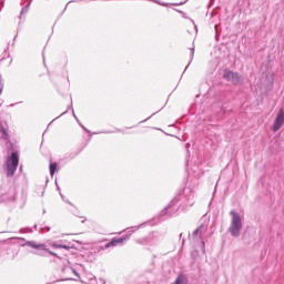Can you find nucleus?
I'll use <instances>...</instances> for the list:
<instances>
[{
  "label": "nucleus",
  "mask_w": 284,
  "mask_h": 284,
  "mask_svg": "<svg viewBox=\"0 0 284 284\" xmlns=\"http://www.w3.org/2000/svg\"><path fill=\"white\" fill-rule=\"evenodd\" d=\"M194 205V192L190 187H184L183 191L176 195L166 207L160 213V219L165 221L170 216H174L180 210H187Z\"/></svg>",
  "instance_id": "f257e3e1"
},
{
  "label": "nucleus",
  "mask_w": 284,
  "mask_h": 284,
  "mask_svg": "<svg viewBox=\"0 0 284 284\" xmlns=\"http://www.w3.org/2000/svg\"><path fill=\"white\" fill-rule=\"evenodd\" d=\"M0 203H10L13 207L23 210L26 206V195L19 193L16 186H10L7 193H1Z\"/></svg>",
  "instance_id": "f03ea898"
},
{
  "label": "nucleus",
  "mask_w": 284,
  "mask_h": 284,
  "mask_svg": "<svg viewBox=\"0 0 284 284\" xmlns=\"http://www.w3.org/2000/svg\"><path fill=\"white\" fill-rule=\"evenodd\" d=\"M143 225H145V224H141V225H136V226L126 229V234L124 236L111 239L110 242L105 243L104 245H101L100 250L104 251V250H109V247H116V245H123V243H125V241H128L130 239V236H132V234H134V232H136V230H140V227H143Z\"/></svg>",
  "instance_id": "7ed1b4c3"
},
{
  "label": "nucleus",
  "mask_w": 284,
  "mask_h": 284,
  "mask_svg": "<svg viewBox=\"0 0 284 284\" xmlns=\"http://www.w3.org/2000/svg\"><path fill=\"white\" fill-rule=\"evenodd\" d=\"M230 214L232 216V222L229 232L231 236L239 239V236H241V230H243V220H241V215L236 211H231Z\"/></svg>",
  "instance_id": "20e7f679"
},
{
  "label": "nucleus",
  "mask_w": 284,
  "mask_h": 284,
  "mask_svg": "<svg viewBox=\"0 0 284 284\" xmlns=\"http://www.w3.org/2000/svg\"><path fill=\"white\" fill-rule=\"evenodd\" d=\"M165 239V233L161 231H153L148 236L136 240L139 245H159Z\"/></svg>",
  "instance_id": "39448f33"
},
{
  "label": "nucleus",
  "mask_w": 284,
  "mask_h": 284,
  "mask_svg": "<svg viewBox=\"0 0 284 284\" xmlns=\"http://www.w3.org/2000/svg\"><path fill=\"white\" fill-rule=\"evenodd\" d=\"M18 168H19V152L13 151L7 158V161H6L7 178L10 179L14 176V172H17Z\"/></svg>",
  "instance_id": "423d86ee"
},
{
  "label": "nucleus",
  "mask_w": 284,
  "mask_h": 284,
  "mask_svg": "<svg viewBox=\"0 0 284 284\" xmlns=\"http://www.w3.org/2000/svg\"><path fill=\"white\" fill-rule=\"evenodd\" d=\"M223 79H225V81H229L233 85H241V83H243V75H241L239 72H234L230 69L224 70Z\"/></svg>",
  "instance_id": "0eeeda50"
},
{
  "label": "nucleus",
  "mask_w": 284,
  "mask_h": 284,
  "mask_svg": "<svg viewBox=\"0 0 284 284\" xmlns=\"http://www.w3.org/2000/svg\"><path fill=\"white\" fill-rule=\"evenodd\" d=\"M205 232H207V227H205V225L201 224L192 233V239H193V241H195V243H199V241H201L202 254H205V240H203V234H205Z\"/></svg>",
  "instance_id": "6e6552de"
},
{
  "label": "nucleus",
  "mask_w": 284,
  "mask_h": 284,
  "mask_svg": "<svg viewBox=\"0 0 284 284\" xmlns=\"http://www.w3.org/2000/svg\"><path fill=\"white\" fill-rule=\"evenodd\" d=\"M21 247H31V250H45V244H39L36 241H26L23 237H16Z\"/></svg>",
  "instance_id": "1a4fd4ad"
},
{
  "label": "nucleus",
  "mask_w": 284,
  "mask_h": 284,
  "mask_svg": "<svg viewBox=\"0 0 284 284\" xmlns=\"http://www.w3.org/2000/svg\"><path fill=\"white\" fill-rule=\"evenodd\" d=\"M283 125H284V110L280 109L274 119V122L272 125V131L278 132V130H281V128H283Z\"/></svg>",
  "instance_id": "9d476101"
},
{
  "label": "nucleus",
  "mask_w": 284,
  "mask_h": 284,
  "mask_svg": "<svg viewBox=\"0 0 284 284\" xmlns=\"http://www.w3.org/2000/svg\"><path fill=\"white\" fill-rule=\"evenodd\" d=\"M83 152V149H81L78 152H71V153H65L63 158L60 159V163H70V161H73V159H77Z\"/></svg>",
  "instance_id": "9b49d317"
},
{
  "label": "nucleus",
  "mask_w": 284,
  "mask_h": 284,
  "mask_svg": "<svg viewBox=\"0 0 284 284\" xmlns=\"http://www.w3.org/2000/svg\"><path fill=\"white\" fill-rule=\"evenodd\" d=\"M44 252H48V254H50V256H55L57 258H61V256H59V254H57L55 252L48 248V246L45 244H44V248L38 250V252H36L34 254H37L38 256H45Z\"/></svg>",
  "instance_id": "f8f14e48"
},
{
  "label": "nucleus",
  "mask_w": 284,
  "mask_h": 284,
  "mask_svg": "<svg viewBox=\"0 0 284 284\" xmlns=\"http://www.w3.org/2000/svg\"><path fill=\"white\" fill-rule=\"evenodd\" d=\"M61 272L62 274H74V276H77L78 278H81V275L79 274V272H77V270H74V267L72 266H63Z\"/></svg>",
  "instance_id": "ddd939ff"
},
{
  "label": "nucleus",
  "mask_w": 284,
  "mask_h": 284,
  "mask_svg": "<svg viewBox=\"0 0 284 284\" xmlns=\"http://www.w3.org/2000/svg\"><path fill=\"white\" fill-rule=\"evenodd\" d=\"M51 247H53V250H72V246L68 245V244H63L61 242H53L51 244Z\"/></svg>",
  "instance_id": "4468645a"
},
{
  "label": "nucleus",
  "mask_w": 284,
  "mask_h": 284,
  "mask_svg": "<svg viewBox=\"0 0 284 284\" xmlns=\"http://www.w3.org/2000/svg\"><path fill=\"white\" fill-rule=\"evenodd\" d=\"M34 230H39V225L34 224L33 227L27 226V227H22L20 229V234H32V232H34Z\"/></svg>",
  "instance_id": "2eb2a0df"
},
{
  "label": "nucleus",
  "mask_w": 284,
  "mask_h": 284,
  "mask_svg": "<svg viewBox=\"0 0 284 284\" xmlns=\"http://www.w3.org/2000/svg\"><path fill=\"white\" fill-rule=\"evenodd\" d=\"M173 284H187V276L179 274Z\"/></svg>",
  "instance_id": "dca6fc26"
},
{
  "label": "nucleus",
  "mask_w": 284,
  "mask_h": 284,
  "mask_svg": "<svg viewBox=\"0 0 284 284\" xmlns=\"http://www.w3.org/2000/svg\"><path fill=\"white\" fill-rule=\"evenodd\" d=\"M0 133L2 134V139H4V141H10V134H8V130L1 123H0Z\"/></svg>",
  "instance_id": "f3484780"
},
{
  "label": "nucleus",
  "mask_w": 284,
  "mask_h": 284,
  "mask_svg": "<svg viewBox=\"0 0 284 284\" xmlns=\"http://www.w3.org/2000/svg\"><path fill=\"white\" fill-rule=\"evenodd\" d=\"M59 168V164L57 162H51L49 165V172L51 176H54L57 174V170Z\"/></svg>",
  "instance_id": "a211bd4d"
},
{
  "label": "nucleus",
  "mask_w": 284,
  "mask_h": 284,
  "mask_svg": "<svg viewBox=\"0 0 284 284\" xmlns=\"http://www.w3.org/2000/svg\"><path fill=\"white\" fill-rule=\"evenodd\" d=\"M27 1H28V3L21 9L20 17H23V14H28V11L30 10L32 0H27Z\"/></svg>",
  "instance_id": "6ab92c4d"
},
{
  "label": "nucleus",
  "mask_w": 284,
  "mask_h": 284,
  "mask_svg": "<svg viewBox=\"0 0 284 284\" xmlns=\"http://www.w3.org/2000/svg\"><path fill=\"white\" fill-rule=\"evenodd\" d=\"M69 110H71L72 116H73L75 120H78L79 118H78L77 114L74 113V108L72 106V100H71V105L68 106V109H67L62 114H60V115L58 116V119H61V116H63V114H68V111H69Z\"/></svg>",
  "instance_id": "aec40b11"
},
{
  "label": "nucleus",
  "mask_w": 284,
  "mask_h": 284,
  "mask_svg": "<svg viewBox=\"0 0 284 284\" xmlns=\"http://www.w3.org/2000/svg\"><path fill=\"white\" fill-rule=\"evenodd\" d=\"M190 52H191V53H190V61H189L187 65L185 67L183 73H185V71L187 70V68H190L192 61H194V45H193L192 48H190Z\"/></svg>",
  "instance_id": "412c9836"
},
{
  "label": "nucleus",
  "mask_w": 284,
  "mask_h": 284,
  "mask_svg": "<svg viewBox=\"0 0 284 284\" xmlns=\"http://www.w3.org/2000/svg\"><path fill=\"white\" fill-rule=\"evenodd\" d=\"M65 281H74V278H71V277H63V278H60V280H57V281H53V282H49L47 284H55V283H63Z\"/></svg>",
  "instance_id": "4be33fe9"
},
{
  "label": "nucleus",
  "mask_w": 284,
  "mask_h": 284,
  "mask_svg": "<svg viewBox=\"0 0 284 284\" xmlns=\"http://www.w3.org/2000/svg\"><path fill=\"white\" fill-rule=\"evenodd\" d=\"M50 226H40L38 232L39 234H43V232H50Z\"/></svg>",
  "instance_id": "5701e85b"
},
{
  "label": "nucleus",
  "mask_w": 284,
  "mask_h": 284,
  "mask_svg": "<svg viewBox=\"0 0 284 284\" xmlns=\"http://www.w3.org/2000/svg\"><path fill=\"white\" fill-rule=\"evenodd\" d=\"M93 134H114V131H99V132H93Z\"/></svg>",
  "instance_id": "b1692460"
},
{
  "label": "nucleus",
  "mask_w": 284,
  "mask_h": 284,
  "mask_svg": "<svg viewBox=\"0 0 284 284\" xmlns=\"http://www.w3.org/2000/svg\"><path fill=\"white\" fill-rule=\"evenodd\" d=\"M79 125L80 128H82V130H84V132H87V134H91V131L88 128H85V125H83L81 122H79Z\"/></svg>",
  "instance_id": "393cba45"
},
{
  "label": "nucleus",
  "mask_w": 284,
  "mask_h": 284,
  "mask_svg": "<svg viewBox=\"0 0 284 284\" xmlns=\"http://www.w3.org/2000/svg\"><path fill=\"white\" fill-rule=\"evenodd\" d=\"M159 6H163L164 8H168V6H170V3H168V2H160Z\"/></svg>",
  "instance_id": "a878e982"
},
{
  "label": "nucleus",
  "mask_w": 284,
  "mask_h": 284,
  "mask_svg": "<svg viewBox=\"0 0 284 284\" xmlns=\"http://www.w3.org/2000/svg\"><path fill=\"white\" fill-rule=\"evenodd\" d=\"M0 88H3V78L0 74Z\"/></svg>",
  "instance_id": "bb28decb"
},
{
  "label": "nucleus",
  "mask_w": 284,
  "mask_h": 284,
  "mask_svg": "<svg viewBox=\"0 0 284 284\" xmlns=\"http://www.w3.org/2000/svg\"><path fill=\"white\" fill-rule=\"evenodd\" d=\"M150 119H152V115L146 118L145 120L141 121L140 123H145L146 121H150Z\"/></svg>",
  "instance_id": "cd10ccee"
},
{
  "label": "nucleus",
  "mask_w": 284,
  "mask_h": 284,
  "mask_svg": "<svg viewBox=\"0 0 284 284\" xmlns=\"http://www.w3.org/2000/svg\"><path fill=\"white\" fill-rule=\"evenodd\" d=\"M187 1H184V2H180V3H175L173 6H183L184 3H186Z\"/></svg>",
  "instance_id": "c85d7f7f"
},
{
  "label": "nucleus",
  "mask_w": 284,
  "mask_h": 284,
  "mask_svg": "<svg viewBox=\"0 0 284 284\" xmlns=\"http://www.w3.org/2000/svg\"><path fill=\"white\" fill-rule=\"evenodd\" d=\"M149 1H153V3H158V6H159V3H161V1H159V0H149Z\"/></svg>",
  "instance_id": "c756f323"
},
{
  "label": "nucleus",
  "mask_w": 284,
  "mask_h": 284,
  "mask_svg": "<svg viewBox=\"0 0 284 284\" xmlns=\"http://www.w3.org/2000/svg\"><path fill=\"white\" fill-rule=\"evenodd\" d=\"M1 94H3V87L2 88L0 87V97Z\"/></svg>",
  "instance_id": "7c9ffc66"
},
{
  "label": "nucleus",
  "mask_w": 284,
  "mask_h": 284,
  "mask_svg": "<svg viewBox=\"0 0 284 284\" xmlns=\"http://www.w3.org/2000/svg\"><path fill=\"white\" fill-rule=\"evenodd\" d=\"M176 12H180V14H185V12H183L181 10H176Z\"/></svg>",
  "instance_id": "2f4dec72"
},
{
  "label": "nucleus",
  "mask_w": 284,
  "mask_h": 284,
  "mask_svg": "<svg viewBox=\"0 0 284 284\" xmlns=\"http://www.w3.org/2000/svg\"><path fill=\"white\" fill-rule=\"evenodd\" d=\"M17 105V103H12L10 104V108H14Z\"/></svg>",
  "instance_id": "473e14b6"
},
{
  "label": "nucleus",
  "mask_w": 284,
  "mask_h": 284,
  "mask_svg": "<svg viewBox=\"0 0 284 284\" xmlns=\"http://www.w3.org/2000/svg\"><path fill=\"white\" fill-rule=\"evenodd\" d=\"M67 203H68L69 205H72V206L74 205V204H72V202H70V201H67Z\"/></svg>",
  "instance_id": "72a5a7b5"
},
{
  "label": "nucleus",
  "mask_w": 284,
  "mask_h": 284,
  "mask_svg": "<svg viewBox=\"0 0 284 284\" xmlns=\"http://www.w3.org/2000/svg\"><path fill=\"white\" fill-rule=\"evenodd\" d=\"M221 111L225 113V109L223 106L221 108Z\"/></svg>",
  "instance_id": "f704fd0d"
},
{
  "label": "nucleus",
  "mask_w": 284,
  "mask_h": 284,
  "mask_svg": "<svg viewBox=\"0 0 284 284\" xmlns=\"http://www.w3.org/2000/svg\"><path fill=\"white\" fill-rule=\"evenodd\" d=\"M75 121H77L78 124L81 123V121L79 120V118H78Z\"/></svg>",
  "instance_id": "c9c22d12"
},
{
  "label": "nucleus",
  "mask_w": 284,
  "mask_h": 284,
  "mask_svg": "<svg viewBox=\"0 0 284 284\" xmlns=\"http://www.w3.org/2000/svg\"><path fill=\"white\" fill-rule=\"evenodd\" d=\"M116 132H123V130H121V129H116Z\"/></svg>",
  "instance_id": "e433bc0d"
},
{
  "label": "nucleus",
  "mask_w": 284,
  "mask_h": 284,
  "mask_svg": "<svg viewBox=\"0 0 284 284\" xmlns=\"http://www.w3.org/2000/svg\"><path fill=\"white\" fill-rule=\"evenodd\" d=\"M7 145H12V142L8 141Z\"/></svg>",
  "instance_id": "4c0bfd02"
},
{
  "label": "nucleus",
  "mask_w": 284,
  "mask_h": 284,
  "mask_svg": "<svg viewBox=\"0 0 284 284\" xmlns=\"http://www.w3.org/2000/svg\"><path fill=\"white\" fill-rule=\"evenodd\" d=\"M13 41H17V36L13 38Z\"/></svg>",
  "instance_id": "58836bf2"
},
{
  "label": "nucleus",
  "mask_w": 284,
  "mask_h": 284,
  "mask_svg": "<svg viewBox=\"0 0 284 284\" xmlns=\"http://www.w3.org/2000/svg\"><path fill=\"white\" fill-rule=\"evenodd\" d=\"M57 119H59V116L58 118H53V121H57Z\"/></svg>",
  "instance_id": "ea45409f"
},
{
  "label": "nucleus",
  "mask_w": 284,
  "mask_h": 284,
  "mask_svg": "<svg viewBox=\"0 0 284 284\" xmlns=\"http://www.w3.org/2000/svg\"><path fill=\"white\" fill-rule=\"evenodd\" d=\"M57 119H59V116L58 118H53V121H57Z\"/></svg>",
  "instance_id": "a19ab883"
},
{
  "label": "nucleus",
  "mask_w": 284,
  "mask_h": 284,
  "mask_svg": "<svg viewBox=\"0 0 284 284\" xmlns=\"http://www.w3.org/2000/svg\"><path fill=\"white\" fill-rule=\"evenodd\" d=\"M186 148H190V143L186 144Z\"/></svg>",
  "instance_id": "79ce46f5"
},
{
  "label": "nucleus",
  "mask_w": 284,
  "mask_h": 284,
  "mask_svg": "<svg viewBox=\"0 0 284 284\" xmlns=\"http://www.w3.org/2000/svg\"><path fill=\"white\" fill-rule=\"evenodd\" d=\"M43 194H44V191H42L41 196H43Z\"/></svg>",
  "instance_id": "37998d69"
},
{
  "label": "nucleus",
  "mask_w": 284,
  "mask_h": 284,
  "mask_svg": "<svg viewBox=\"0 0 284 284\" xmlns=\"http://www.w3.org/2000/svg\"><path fill=\"white\" fill-rule=\"evenodd\" d=\"M61 199H63V194L60 193Z\"/></svg>",
  "instance_id": "c03bdc74"
},
{
  "label": "nucleus",
  "mask_w": 284,
  "mask_h": 284,
  "mask_svg": "<svg viewBox=\"0 0 284 284\" xmlns=\"http://www.w3.org/2000/svg\"><path fill=\"white\" fill-rule=\"evenodd\" d=\"M183 236V233L180 234V239Z\"/></svg>",
  "instance_id": "a18cd8bd"
},
{
  "label": "nucleus",
  "mask_w": 284,
  "mask_h": 284,
  "mask_svg": "<svg viewBox=\"0 0 284 284\" xmlns=\"http://www.w3.org/2000/svg\"><path fill=\"white\" fill-rule=\"evenodd\" d=\"M67 9H68V6H65L64 10H67Z\"/></svg>",
  "instance_id": "49530a36"
},
{
  "label": "nucleus",
  "mask_w": 284,
  "mask_h": 284,
  "mask_svg": "<svg viewBox=\"0 0 284 284\" xmlns=\"http://www.w3.org/2000/svg\"><path fill=\"white\" fill-rule=\"evenodd\" d=\"M3 59H6V57H3V58L1 59V61H3Z\"/></svg>",
  "instance_id": "de8ad7c7"
},
{
  "label": "nucleus",
  "mask_w": 284,
  "mask_h": 284,
  "mask_svg": "<svg viewBox=\"0 0 284 284\" xmlns=\"http://www.w3.org/2000/svg\"><path fill=\"white\" fill-rule=\"evenodd\" d=\"M182 243H185V240H182Z\"/></svg>",
  "instance_id": "09e8293b"
},
{
  "label": "nucleus",
  "mask_w": 284,
  "mask_h": 284,
  "mask_svg": "<svg viewBox=\"0 0 284 284\" xmlns=\"http://www.w3.org/2000/svg\"><path fill=\"white\" fill-rule=\"evenodd\" d=\"M43 214H45V210H43Z\"/></svg>",
  "instance_id": "8fccbe9b"
}]
</instances>
